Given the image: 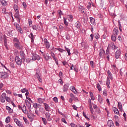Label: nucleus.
Masks as SVG:
<instances>
[{
  "mask_svg": "<svg viewBox=\"0 0 127 127\" xmlns=\"http://www.w3.org/2000/svg\"><path fill=\"white\" fill-rule=\"evenodd\" d=\"M14 25L16 27V30L18 31V32H20V33L22 34L23 33V31H22V28H21V27L19 24H18L17 23L15 22L14 23Z\"/></svg>",
  "mask_w": 127,
  "mask_h": 127,
  "instance_id": "1",
  "label": "nucleus"
},
{
  "mask_svg": "<svg viewBox=\"0 0 127 127\" xmlns=\"http://www.w3.org/2000/svg\"><path fill=\"white\" fill-rule=\"evenodd\" d=\"M15 61L17 64V65H21L22 64V60H21L20 58H19V57L16 56L15 58Z\"/></svg>",
  "mask_w": 127,
  "mask_h": 127,
  "instance_id": "2",
  "label": "nucleus"
},
{
  "mask_svg": "<svg viewBox=\"0 0 127 127\" xmlns=\"http://www.w3.org/2000/svg\"><path fill=\"white\" fill-rule=\"evenodd\" d=\"M45 117L47 121H48V122L52 121V117H51V114H50V113L46 112L45 114Z\"/></svg>",
  "mask_w": 127,
  "mask_h": 127,
  "instance_id": "3",
  "label": "nucleus"
},
{
  "mask_svg": "<svg viewBox=\"0 0 127 127\" xmlns=\"http://www.w3.org/2000/svg\"><path fill=\"white\" fill-rule=\"evenodd\" d=\"M32 60L35 61V60H40V57L38 56V55L36 54H32Z\"/></svg>",
  "mask_w": 127,
  "mask_h": 127,
  "instance_id": "4",
  "label": "nucleus"
},
{
  "mask_svg": "<svg viewBox=\"0 0 127 127\" xmlns=\"http://www.w3.org/2000/svg\"><path fill=\"white\" fill-rule=\"evenodd\" d=\"M6 98V94L5 93H3L0 96V102L4 103V102H5Z\"/></svg>",
  "mask_w": 127,
  "mask_h": 127,
  "instance_id": "5",
  "label": "nucleus"
},
{
  "mask_svg": "<svg viewBox=\"0 0 127 127\" xmlns=\"http://www.w3.org/2000/svg\"><path fill=\"white\" fill-rule=\"evenodd\" d=\"M0 76H1V78H2V79H5V78H7L8 77V75L6 72H0Z\"/></svg>",
  "mask_w": 127,
  "mask_h": 127,
  "instance_id": "6",
  "label": "nucleus"
},
{
  "mask_svg": "<svg viewBox=\"0 0 127 127\" xmlns=\"http://www.w3.org/2000/svg\"><path fill=\"white\" fill-rule=\"evenodd\" d=\"M51 56L53 58L54 60H55L56 64L58 66V59H57V58L55 56V54H54L53 52H51Z\"/></svg>",
  "mask_w": 127,
  "mask_h": 127,
  "instance_id": "7",
  "label": "nucleus"
},
{
  "mask_svg": "<svg viewBox=\"0 0 127 127\" xmlns=\"http://www.w3.org/2000/svg\"><path fill=\"white\" fill-rule=\"evenodd\" d=\"M44 43L45 45L46 46V48H47V49H49V48L50 47V44H49V42H48V41L47 39H44Z\"/></svg>",
  "mask_w": 127,
  "mask_h": 127,
  "instance_id": "8",
  "label": "nucleus"
},
{
  "mask_svg": "<svg viewBox=\"0 0 127 127\" xmlns=\"http://www.w3.org/2000/svg\"><path fill=\"white\" fill-rule=\"evenodd\" d=\"M44 106L45 110V111H46V112H50V106L48 104H47V103H44Z\"/></svg>",
  "mask_w": 127,
  "mask_h": 127,
  "instance_id": "9",
  "label": "nucleus"
},
{
  "mask_svg": "<svg viewBox=\"0 0 127 127\" xmlns=\"http://www.w3.org/2000/svg\"><path fill=\"white\" fill-rule=\"evenodd\" d=\"M121 56V50H117L115 53V58L116 59H119L120 56Z\"/></svg>",
  "mask_w": 127,
  "mask_h": 127,
  "instance_id": "10",
  "label": "nucleus"
},
{
  "mask_svg": "<svg viewBox=\"0 0 127 127\" xmlns=\"http://www.w3.org/2000/svg\"><path fill=\"white\" fill-rule=\"evenodd\" d=\"M20 55L21 57L22 60H23V61H25V54H24V52L22 51H21L20 52Z\"/></svg>",
  "mask_w": 127,
  "mask_h": 127,
  "instance_id": "11",
  "label": "nucleus"
},
{
  "mask_svg": "<svg viewBox=\"0 0 127 127\" xmlns=\"http://www.w3.org/2000/svg\"><path fill=\"white\" fill-rule=\"evenodd\" d=\"M107 125L109 127H114L115 126L114 122L112 120H109L107 122Z\"/></svg>",
  "mask_w": 127,
  "mask_h": 127,
  "instance_id": "12",
  "label": "nucleus"
},
{
  "mask_svg": "<svg viewBox=\"0 0 127 127\" xmlns=\"http://www.w3.org/2000/svg\"><path fill=\"white\" fill-rule=\"evenodd\" d=\"M43 56L44 58V59H45L46 61H48V60H49V59H51V57H50L48 55V53H47L46 55L43 54Z\"/></svg>",
  "mask_w": 127,
  "mask_h": 127,
  "instance_id": "13",
  "label": "nucleus"
},
{
  "mask_svg": "<svg viewBox=\"0 0 127 127\" xmlns=\"http://www.w3.org/2000/svg\"><path fill=\"white\" fill-rule=\"evenodd\" d=\"M68 89H69V84L67 83L64 86L63 90L64 92H67V91H68Z\"/></svg>",
  "mask_w": 127,
  "mask_h": 127,
  "instance_id": "14",
  "label": "nucleus"
},
{
  "mask_svg": "<svg viewBox=\"0 0 127 127\" xmlns=\"http://www.w3.org/2000/svg\"><path fill=\"white\" fill-rule=\"evenodd\" d=\"M107 74L108 76V78H110L111 80H113V74L111 72V71L110 70H108L107 71Z\"/></svg>",
  "mask_w": 127,
  "mask_h": 127,
  "instance_id": "15",
  "label": "nucleus"
},
{
  "mask_svg": "<svg viewBox=\"0 0 127 127\" xmlns=\"http://www.w3.org/2000/svg\"><path fill=\"white\" fill-rule=\"evenodd\" d=\"M75 27L78 29H80L81 27V23L80 22L77 21L75 23Z\"/></svg>",
  "mask_w": 127,
  "mask_h": 127,
  "instance_id": "16",
  "label": "nucleus"
},
{
  "mask_svg": "<svg viewBox=\"0 0 127 127\" xmlns=\"http://www.w3.org/2000/svg\"><path fill=\"white\" fill-rule=\"evenodd\" d=\"M113 111L116 115H120V112H119V110L117 109V108L113 107Z\"/></svg>",
  "mask_w": 127,
  "mask_h": 127,
  "instance_id": "17",
  "label": "nucleus"
},
{
  "mask_svg": "<svg viewBox=\"0 0 127 127\" xmlns=\"http://www.w3.org/2000/svg\"><path fill=\"white\" fill-rule=\"evenodd\" d=\"M25 104L26 106L30 109V108H31V103L28 101V100H25Z\"/></svg>",
  "mask_w": 127,
  "mask_h": 127,
  "instance_id": "18",
  "label": "nucleus"
},
{
  "mask_svg": "<svg viewBox=\"0 0 127 127\" xmlns=\"http://www.w3.org/2000/svg\"><path fill=\"white\" fill-rule=\"evenodd\" d=\"M81 45L82 47H83V48H85V49H87V48H88V43L86 42H82L81 43Z\"/></svg>",
  "mask_w": 127,
  "mask_h": 127,
  "instance_id": "19",
  "label": "nucleus"
},
{
  "mask_svg": "<svg viewBox=\"0 0 127 127\" xmlns=\"http://www.w3.org/2000/svg\"><path fill=\"white\" fill-rule=\"evenodd\" d=\"M22 112H23L24 114H27V111H26V107L25 105H23L21 109Z\"/></svg>",
  "mask_w": 127,
  "mask_h": 127,
  "instance_id": "20",
  "label": "nucleus"
},
{
  "mask_svg": "<svg viewBox=\"0 0 127 127\" xmlns=\"http://www.w3.org/2000/svg\"><path fill=\"white\" fill-rule=\"evenodd\" d=\"M14 47L16 48H17V49H20V43H15L14 44Z\"/></svg>",
  "mask_w": 127,
  "mask_h": 127,
  "instance_id": "21",
  "label": "nucleus"
},
{
  "mask_svg": "<svg viewBox=\"0 0 127 127\" xmlns=\"http://www.w3.org/2000/svg\"><path fill=\"white\" fill-rule=\"evenodd\" d=\"M1 3L4 6H5L6 5H7V2L5 1V0H1Z\"/></svg>",
  "mask_w": 127,
  "mask_h": 127,
  "instance_id": "22",
  "label": "nucleus"
},
{
  "mask_svg": "<svg viewBox=\"0 0 127 127\" xmlns=\"http://www.w3.org/2000/svg\"><path fill=\"white\" fill-rule=\"evenodd\" d=\"M118 108L120 109V111H123V105H122V103L118 102Z\"/></svg>",
  "mask_w": 127,
  "mask_h": 127,
  "instance_id": "23",
  "label": "nucleus"
},
{
  "mask_svg": "<svg viewBox=\"0 0 127 127\" xmlns=\"http://www.w3.org/2000/svg\"><path fill=\"white\" fill-rule=\"evenodd\" d=\"M29 37L31 38V42H33L34 41V36L33 35V34L32 33H31L30 35L29 36Z\"/></svg>",
  "mask_w": 127,
  "mask_h": 127,
  "instance_id": "24",
  "label": "nucleus"
},
{
  "mask_svg": "<svg viewBox=\"0 0 127 127\" xmlns=\"http://www.w3.org/2000/svg\"><path fill=\"white\" fill-rule=\"evenodd\" d=\"M106 85L108 88H110V78H109V77H107V79Z\"/></svg>",
  "mask_w": 127,
  "mask_h": 127,
  "instance_id": "25",
  "label": "nucleus"
},
{
  "mask_svg": "<svg viewBox=\"0 0 127 127\" xmlns=\"http://www.w3.org/2000/svg\"><path fill=\"white\" fill-rule=\"evenodd\" d=\"M42 121L44 125H47V120L46 118H42Z\"/></svg>",
  "mask_w": 127,
  "mask_h": 127,
  "instance_id": "26",
  "label": "nucleus"
},
{
  "mask_svg": "<svg viewBox=\"0 0 127 127\" xmlns=\"http://www.w3.org/2000/svg\"><path fill=\"white\" fill-rule=\"evenodd\" d=\"M111 39L112 41H116L117 40V37H116V35H113L111 36Z\"/></svg>",
  "mask_w": 127,
  "mask_h": 127,
  "instance_id": "27",
  "label": "nucleus"
},
{
  "mask_svg": "<svg viewBox=\"0 0 127 127\" xmlns=\"http://www.w3.org/2000/svg\"><path fill=\"white\" fill-rule=\"evenodd\" d=\"M90 22L92 24H95V19L93 17H90Z\"/></svg>",
  "mask_w": 127,
  "mask_h": 127,
  "instance_id": "28",
  "label": "nucleus"
},
{
  "mask_svg": "<svg viewBox=\"0 0 127 127\" xmlns=\"http://www.w3.org/2000/svg\"><path fill=\"white\" fill-rule=\"evenodd\" d=\"M32 28L33 30H37V28H38V25H34L32 26Z\"/></svg>",
  "mask_w": 127,
  "mask_h": 127,
  "instance_id": "29",
  "label": "nucleus"
},
{
  "mask_svg": "<svg viewBox=\"0 0 127 127\" xmlns=\"http://www.w3.org/2000/svg\"><path fill=\"white\" fill-rule=\"evenodd\" d=\"M71 91H72L74 94H76V92H75V91H74V90L75 91V92H77V91H76V88H75V86H71L70 88Z\"/></svg>",
  "mask_w": 127,
  "mask_h": 127,
  "instance_id": "30",
  "label": "nucleus"
},
{
  "mask_svg": "<svg viewBox=\"0 0 127 127\" xmlns=\"http://www.w3.org/2000/svg\"><path fill=\"white\" fill-rule=\"evenodd\" d=\"M16 124L19 127H23V125L21 124V122L19 121Z\"/></svg>",
  "mask_w": 127,
  "mask_h": 127,
  "instance_id": "31",
  "label": "nucleus"
},
{
  "mask_svg": "<svg viewBox=\"0 0 127 127\" xmlns=\"http://www.w3.org/2000/svg\"><path fill=\"white\" fill-rule=\"evenodd\" d=\"M15 18L19 17V12L18 11H16V13L14 15Z\"/></svg>",
  "mask_w": 127,
  "mask_h": 127,
  "instance_id": "32",
  "label": "nucleus"
},
{
  "mask_svg": "<svg viewBox=\"0 0 127 127\" xmlns=\"http://www.w3.org/2000/svg\"><path fill=\"white\" fill-rule=\"evenodd\" d=\"M10 122V117L8 116L5 119V123H6V124H8V123H9Z\"/></svg>",
  "mask_w": 127,
  "mask_h": 127,
  "instance_id": "33",
  "label": "nucleus"
},
{
  "mask_svg": "<svg viewBox=\"0 0 127 127\" xmlns=\"http://www.w3.org/2000/svg\"><path fill=\"white\" fill-rule=\"evenodd\" d=\"M38 102L39 103V104H43V103L44 102V100L42 99V98H38Z\"/></svg>",
  "mask_w": 127,
  "mask_h": 127,
  "instance_id": "34",
  "label": "nucleus"
},
{
  "mask_svg": "<svg viewBox=\"0 0 127 127\" xmlns=\"http://www.w3.org/2000/svg\"><path fill=\"white\" fill-rule=\"evenodd\" d=\"M65 51H67V53H68V55L70 56L71 55V53H70V49H69V48L65 47Z\"/></svg>",
  "mask_w": 127,
  "mask_h": 127,
  "instance_id": "35",
  "label": "nucleus"
},
{
  "mask_svg": "<svg viewBox=\"0 0 127 127\" xmlns=\"http://www.w3.org/2000/svg\"><path fill=\"white\" fill-rule=\"evenodd\" d=\"M104 54H105V52L104 51H100L99 53V55L100 57H103L104 56Z\"/></svg>",
  "mask_w": 127,
  "mask_h": 127,
  "instance_id": "36",
  "label": "nucleus"
},
{
  "mask_svg": "<svg viewBox=\"0 0 127 127\" xmlns=\"http://www.w3.org/2000/svg\"><path fill=\"white\" fill-rule=\"evenodd\" d=\"M113 32H115L116 34V35H118L119 34V30L116 28H115L113 30Z\"/></svg>",
  "mask_w": 127,
  "mask_h": 127,
  "instance_id": "37",
  "label": "nucleus"
},
{
  "mask_svg": "<svg viewBox=\"0 0 127 127\" xmlns=\"http://www.w3.org/2000/svg\"><path fill=\"white\" fill-rule=\"evenodd\" d=\"M14 9L15 10V11H18V5L17 4H14Z\"/></svg>",
  "mask_w": 127,
  "mask_h": 127,
  "instance_id": "38",
  "label": "nucleus"
},
{
  "mask_svg": "<svg viewBox=\"0 0 127 127\" xmlns=\"http://www.w3.org/2000/svg\"><path fill=\"white\" fill-rule=\"evenodd\" d=\"M114 43H111V47L112 48V49H117V48H118V47L117 46H116V45H114Z\"/></svg>",
  "mask_w": 127,
  "mask_h": 127,
  "instance_id": "39",
  "label": "nucleus"
},
{
  "mask_svg": "<svg viewBox=\"0 0 127 127\" xmlns=\"http://www.w3.org/2000/svg\"><path fill=\"white\" fill-rule=\"evenodd\" d=\"M97 87L99 92H101V91H102V88H101V85H100V84H97Z\"/></svg>",
  "mask_w": 127,
  "mask_h": 127,
  "instance_id": "40",
  "label": "nucleus"
},
{
  "mask_svg": "<svg viewBox=\"0 0 127 127\" xmlns=\"http://www.w3.org/2000/svg\"><path fill=\"white\" fill-rule=\"evenodd\" d=\"M6 102H8V103H10L12 101H11V100H10V98H9V97H6Z\"/></svg>",
  "mask_w": 127,
  "mask_h": 127,
  "instance_id": "41",
  "label": "nucleus"
},
{
  "mask_svg": "<svg viewBox=\"0 0 127 127\" xmlns=\"http://www.w3.org/2000/svg\"><path fill=\"white\" fill-rule=\"evenodd\" d=\"M13 41L14 42H15V43H19V40H18V39H17V38H14L13 39Z\"/></svg>",
  "mask_w": 127,
  "mask_h": 127,
  "instance_id": "42",
  "label": "nucleus"
},
{
  "mask_svg": "<svg viewBox=\"0 0 127 127\" xmlns=\"http://www.w3.org/2000/svg\"><path fill=\"white\" fill-rule=\"evenodd\" d=\"M109 46H108L107 49L106 50V55H110V48Z\"/></svg>",
  "mask_w": 127,
  "mask_h": 127,
  "instance_id": "43",
  "label": "nucleus"
},
{
  "mask_svg": "<svg viewBox=\"0 0 127 127\" xmlns=\"http://www.w3.org/2000/svg\"><path fill=\"white\" fill-rule=\"evenodd\" d=\"M33 107L35 109H37V108H38V104H37V103L33 104Z\"/></svg>",
  "mask_w": 127,
  "mask_h": 127,
  "instance_id": "44",
  "label": "nucleus"
},
{
  "mask_svg": "<svg viewBox=\"0 0 127 127\" xmlns=\"http://www.w3.org/2000/svg\"><path fill=\"white\" fill-rule=\"evenodd\" d=\"M13 120H14V122L15 123V124L17 123V122L19 121L18 119L15 118L14 117H13Z\"/></svg>",
  "mask_w": 127,
  "mask_h": 127,
  "instance_id": "45",
  "label": "nucleus"
},
{
  "mask_svg": "<svg viewBox=\"0 0 127 127\" xmlns=\"http://www.w3.org/2000/svg\"><path fill=\"white\" fill-rule=\"evenodd\" d=\"M23 120L25 124H28V120H27V119H26V118L23 117Z\"/></svg>",
  "mask_w": 127,
  "mask_h": 127,
  "instance_id": "46",
  "label": "nucleus"
},
{
  "mask_svg": "<svg viewBox=\"0 0 127 127\" xmlns=\"http://www.w3.org/2000/svg\"><path fill=\"white\" fill-rule=\"evenodd\" d=\"M64 24H65V25H66V26H68V22H67V20L65 17L64 18Z\"/></svg>",
  "mask_w": 127,
  "mask_h": 127,
  "instance_id": "47",
  "label": "nucleus"
},
{
  "mask_svg": "<svg viewBox=\"0 0 127 127\" xmlns=\"http://www.w3.org/2000/svg\"><path fill=\"white\" fill-rule=\"evenodd\" d=\"M6 110L8 111V113H11V108L8 106H6Z\"/></svg>",
  "mask_w": 127,
  "mask_h": 127,
  "instance_id": "48",
  "label": "nucleus"
},
{
  "mask_svg": "<svg viewBox=\"0 0 127 127\" xmlns=\"http://www.w3.org/2000/svg\"><path fill=\"white\" fill-rule=\"evenodd\" d=\"M57 50H58V51H59L60 52H61L62 53H63V52H64L65 51V50L61 48H58L57 49Z\"/></svg>",
  "mask_w": 127,
  "mask_h": 127,
  "instance_id": "49",
  "label": "nucleus"
},
{
  "mask_svg": "<svg viewBox=\"0 0 127 127\" xmlns=\"http://www.w3.org/2000/svg\"><path fill=\"white\" fill-rule=\"evenodd\" d=\"M83 116L84 117V118H85V119H86V120H90V119L87 117V115H86V114H85V112H83Z\"/></svg>",
  "mask_w": 127,
  "mask_h": 127,
  "instance_id": "50",
  "label": "nucleus"
},
{
  "mask_svg": "<svg viewBox=\"0 0 127 127\" xmlns=\"http://www.w3.org/2000/svg\"><path fill=\"white\" fill-rule=\"evenodd\" d=\"M27 91V89H26V88H23L21 90V93H25V92H26Z\"/></svg>",
  "mask_w": 127,
  "mask_h": 127,
  "instance_id": "51",
  "label": "nucleus"
},
{
  "mask_svg": "<svg viewBox=\"0 0 127 127\" xmlns=\"http://www.w3.org/2000/svg\"><path fill=\"white\" fill-rule=\"evenodd\" d=\"M54 102H55V103H58V98L57 97H54L53 98Z\"/></svg>",
  "mask_w": 127,
  "mask_h": 127,
  "instance_id": "52",
  "label": "nucleus"
},
{
  "mask_svg": "<svg viewBox=\"0 0 127 127\" xmlns=\"http://www.w3.org/2000/svg\"><path fill=\"white\" fill-rule=\"evenodd\" d=\"M100 97H101L100 96V95H99V96H98V101H99V102H100V103H102V102H103V99H102V98H100Z\"/></svg>",
  "mask_w": 127,
  "mask_h": 127,
  "instance_id": "53",
  "label": "nucleus"
},
{
  "mask_svg": "<svg viewBox=\"0 0 127 127\" xmlns=\"http://www.w3.org/2000/svg\"><path fill=\"white\" fill-rule=\"evenodd\" d=\"M28 118L30 119L31 122H32V121H33V118H32L31 116L28 115Z\"/></svg>",
  "mask_w": 127,
  "mask_h": 127,
  "instance_id": "54",
  "label": "nucleus"
},
{
  "mask_svg": "<svg viewBox=\"0 0 127 127\" xmlns=\"http://www.w3.org/2000/svg\"><path fill=\"white\" fill-rule=\"evenodd\" d=\"M103 95L105 96V97L108 95V94L107 93V90L103 91Z\"/></svg>",
  "mask_w": 127,
  "mask_h": 127,
  "instance_id": "55",
  "label": "nucleus"
},
{
  "mask_svg": "<svg viewBox=\"0 0 127 127\" xmlns=\"http://www.w3.org/2000/svg\"><path fill=\"white\" fill-rule=\"evenodd\" d=\"M6 43H7L6 38H4V45H5V46H6Z\"/></svg>",
  "mask_w": 127,
  "mask_h": 127,
  "instance_id": "56",
  "label": "nucleus"
},
{
  "mask_svg": "<svg viewBox=\"0 0 127 127\" xmlns=\"http://www.w3.org/2000/svg\"><path fill=\"white\" fill-rule=\"evenodd\" d=\"M62 122H63V123H64V124H67V122H66V120H65V118H62Z\"/></svg>",
  "mask_w": 127,
  "mask_h": 127,
  "instance_id": "57",
  "label": "nucleus"
},
{
  "mask_svg": "<svg viewBox=\"0 0 127 127\" xmlns=\"http://www.w3.org/2000/svg\"><path fill=\"white\" fill-rule=\"evenodd\" d=\"M64 66H65V65H67L68 64V63H67V62L66 61H64L62 62Z\"/></svg>",
  "mask_w": 127,
  "mask_h": 127,
  "instance_id": "58",
  "label": "nucleus"
},
{
  "mask_svg": "<svg viewBox=\"0 0 127 127\" xmlns=\"http://www.w3.org/2000/svg\"><path fill=\"white\" fill-rule=\"evenodd\" d=\"M73 110H75V111H77V107H76V105H73L72 106Z\"/></svg>",
  "mask_w": 127,
  "mask_h": 127,
  "instance_id": "59",
  "label": "nucleus"
},
{
  "mask_svg": "<svg viewBox=\"0 0 127 127\" xmlns=\"http://www.w3.org/2000/svg\"><path fill=\"white\" fill-rule=\"evenodd\" d=\"M72 99L74 100V101H75V102H76L77 101H79L78 100V98L77 97H75V96L72 98Z\"/></svg>",
  "mask_w": 127,
  "mask_h": 127,
  "instance_id": "60",
  "label": "nucleus"
},
{
  "mask_svg": "<svg viewBox=\"0 0 127 127\" xmlns=\"http://www.w3.org/2000/svg\"><path fill=\"white\" fill-rule=\"evenodd\" d=\"M10 66L12 67V68H14L15 66H14V64H13V63H11L10 64Z\"/></svg>",
  "mask_w": 127,
  "mask_h": 127,
  "instance_id": "61",
  "label": "nucleus"
},
{
  "mask_svg": "<svg viewBox=\"0 0 127 127\" xmlns=\"http://www.w3.org/2000/svg\"><path fill=\"white\" fill-rule=\"evenodd\" d=\"M22 4L24 7L26 8V3H25V2H23Z\"/></svg>",
  "mask_w": 127,
  "mask_h": 127,
  "instance_id": "62",
  "label": "nucleus"
},
{
  "mask_svg": "<svg viewBox=\"0 0 127 127\" xmlns=\"http://www.w3.org/2000/svg\"><path fill=\"white\" fill-rule=\"evenodd\" d=\"M70 126L71 127H76V125H75V124H74L73 123H71Z\"/></svg>",
  "mask_w": 127,
  "mask_h": 127,
  "instance_id": "63",
  "label": "nucleus"
},
{
  "mask_svg": "<svg viewBox=\"0 0 127 127\" xmlns=\"http://www.w3.org/2000/svg\"><path fill=\"white\" fill-rule=\"evenodd\" d=\"M125 59L126 61H127V54H125Z\"/></svg>",
  "mask_w": 127,
  "mask_h": 127,
  "instance_id": "64",
  "label": "nucleus"
}]
</instances>
